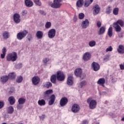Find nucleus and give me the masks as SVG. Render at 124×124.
<instances>
[{
  "label": "nucleus",
  "mask_w": 124,
  "mask_h": 124,
  "mask_svg": "<svg viewBox=\"0 0 124 124\" xmlns=\"http://www.w3.org/2000/svg\"><path fill=\"white\" fill-rule=\"evenodd\" d=\"M124 26V21L123 19H119L113 23V28L117 32H120L122 31V28H123Z\"/></svg>",
  "instance_id": "f257e3e1"
},
{
  "label": "nucleus",
  "mask_w": 124,
  "mask_h": 124,
  "mask_svg": "<svg viewBox=\"0 0 124 124\" xmlns=\"http://www.w3.org/2000/svg\"><path fill=\"white\" fill-rule=\"evenodd\" d=\"M87 103L89 104V108L92 109H95L97 102L95 100L93 99V98H88L87 100Z\"/></svg>",
  "instance_id": "f03ea898"
},
{
  "label": "nucleus",
  "mask_w": 124,
  "mask_h": 124,
  "mask_svg": "<svg viewBox=\"0 0 124 124\" xmlns=\"http://www.w3.org/2000/svg\"><path fill=\"white\" fill-rule=\"evenodd\" d=\"M17 53L16 52H14L8 54L6 59L8 62H16L17 60Z\"/></svg>",
  "instance_id": "7ed1b4c3"
},
{
  "label": "nucleus",
  "mask_w": 124,
  "mask_h": 124,
  "mask_svg": "<svg viewBox=\"0 0 124 124\" xmlns=\"http://www.w3.org/2000/svg\"><path fill=\"white\" fill-rule=\"evenodd\" d=\"M56 76L58 81H59L60 82H63L65 79V75L63 74V72H62V71H57Z\"/></svg>",
  "instance_id": "20e7f679"
},
{
  "label": "nucleus",
  "mask_w": 124,
  "mask_h": 124,
  "mask_svg": "<svg viewBox=\"0 0 124 124\" xmlns=\"http://www.w3.org/2000/svg\"><path fill=\"white\" fill-rule=\"evenodd\" d=\"M28 33H29V32L27 30H24L22 31L19 32L16 35V38L18 40H22V39H23V38H25L27 36Z\"/></svg>",
  "instance_id": "39448f33"
},
{
  "label": "nucleus",
  "mask_w": 124,
  "mask_h": 124,
  "mask_svg": "<svg viewBox=\"0 0 124 124\" xmlns=\"http://www.w3.org/2000/svg\"><path fill=\"white\" fill-rule=\"evenodd\" d=\"M83 70L81 68H77L75 70V75L77 77H80L81 80H83L85 78L86 75H83Z\"/></svg>",
  "instance_id": "423d86ee"
},
{
  "label": "nucleus",
  "mask_w": 124,
  "mask_h": 124,
  "mask_svg": "<svg viewBox=\"0 0 124 124\" xmlns=\"http://www.w3.org/2000/svg\"><path fill=\"white\" fill-rule=\"evenodd\" d=\"M62 0H53V3L50 4L52 8L58 9L62 6Z\"/></svg>",
  "instance_id": "0eeeda50"
},
{
  "label": "nucleus",
  "mask_w": 124,
  "mask_h": 124,
  "mask_svg": "<svg viewBox=\"0 0 124 124\" xmlns=\"http://www.w3.org/2000/svg\"><path fill=\"white\" fill-rule=\"evenodd\" d=\"M67 103H68V99H67L66 97H62L60 101V105L61 107L65 106Z\"/></svg>",
  "instance_id": "6e6552de"
},
{
  "label": "nucleus",
  "mask_w": 124,
  "mask_h": 124,
  "mask_svg": "<svg viewBox=\"0 0 124 124\" xmlns=\"http://www.w3.org/2000/svg\"><path fill=\"white\" fill-rule=\"evenodd\" d=\"M48 36L49 38H54L56 36V30L50 29L48 32Z\"/></svg>",
  "instance_id": "1a4fd4ad"
},
{
  "label": "nucleus",
  "mask_w": 124,
  "mask_h": 124,
  "mask_svg": "<svg viewBox=\"0 0 124 124\" xmlns=\"http://www.w3.org/2000/svg\"><path fill=\"white\" fill-rule=\"evenodd\" d=\"M73 113H78L80 111V106L78 104H74L71 108Z\"/></svg>",
  "instance_id": "9d476101"
},
{
  "label": "nucleus",
  "mask_w": 124,
  "mask_h": 124,
  "mask_svg": "<svg viewBox=\"0 0 124 124\" xmlns=\"http://www.w3.org/2000/svg\"><path fill=\"white\" fill-rule=\"evenodd\" d=\"M100 11V7L98 4H96L93 7V14L94 15H97Z\"/></svg>",
  "instance_id": "9b49d317"
},
{
  "label": "nucleus",
  "mask_w": 124,
  "mask_h": 124,
  "mask_svg": "<svg viewBox=\"0 0 124 124\" xmlns=\"http://www.w3.org/2000/svg\"><path fill=\"white\" fill-rule=\"evenodd\" d=\"M92 66L94 71H98L100 69V65L97 62H93L92 64Z\"/></svg>",
  "instance_id": "f8f14e48"
},
{
  "label": "nucleus",
  "mask_w": 124,
  "mask_h": 124,
  "mask_svg": "<svg viewBox=\"0 0 124 124\" xmlns=\"http://www.w3.org/2000/svg\"><path fill=\"white\" fill-rule=\"evenodd\" d=\"M20 17L19 14H15L14 15V21L16 24H19L21 22Z\"/></svg>",
  "instance_id": "ddd939ff"
},
{
  "label": "nucleus",
  "mask_w": 124,
  "mask_h": 124,
  "mask_svg": "<svg viewBox=\"0 0 124 124\" xmlns=\"http://www.w3.org/2000/svg\"><path fill=\"white\" fill-rule=\"evenodd\" d=\"M40 82V78L37 76L33 77L32 78V83L33 85H38Z\"/></svg>",
  "instance_id": "4468645a"
},
{
  "label": "nucleus",
  "mask_w": 124,
  "mask_h": 124,
  "mask_svg": "<svg viewBox=\"0 0 124 124\" xmlns=\"http://www.w3.org/2000/svg\"><path fill=\"white\" fill-rule=\"evenodd\" d=\"M90 25V22L88 19H86L85 20L82 21L81 24V27L82 29H87L89 25Z\"/></svg>",
  "instance_id": "2eb2a0df"
},
{
  "label": "nucleus",
  "mask_w": 124,
  "mask_h": 124,
  "mask_svg": "<svg viewBox=\"0 0 124 124\" xmlns=\"http://www.w3.org/2000/svg\"><path fill=\"white\" fill-rule=\"evenodd\" d=\"M49 101H48V105H53L55 103V100H56V96L55 94L51 95L49 97Z\"/></svg>",
  "instance_id": "dca6fc26"
},
{
  "label": "nucleus",
  "mask_w": 124,
  "mask_h": 124,
  "mask_svg": "<svg viewBox=\"0 0 124 124\" xmlns=\"http://www.w3.org/2000/svg\"><path fill=\"white\" fill-rule=\"evenodd\" d=\"M91 56L92 55H91V53H90L89 52H86L83 56V61H84L85 62H88V61H89L90 59H91Z\"/></svg>",
  "instance_id": "f3484780"
},
{
  "label": "nucleus",
  "mask_w": 124,
  "mask_h": 124,
  "mask_svg": "<svg viewBox=\"0 0 124 124\" xmlns=\"http://www.w3.org/2000/svg\"><path fill=\"white\" fill-rule=\"evenodd\" d=\"M51 93H53V90L49 89L46 91V92L44 93V98H47V97H49V95H50Z\"/></svg>",
  "instance_id": "a211bd4d"
},
{
  "label": "nucleus",
  "mask_w": 124,
  "mask_h": 124,
  "mask_svg": "<svg viewBox=\"0 0 124 124\" xmlns=\"http://www.w3.org/2000/svg\"><path fill=\"white\" fill-rule=\"evenodd\" d=\"M98 85H100V86H102V87H105V78H101L98 79L97 82Z\"/></svg>",
  "instance_id": "6ab92c4d"
},
{
  "label": "nucleus",
  "mask_w": 124,
  "mask_h": 124,
  "mask_svg": "<svg viewBox=\"0 0 124 124\" xmlns=\"http://www.w3.org/2000/svg\"><path fill=\"white\" fill-rule=\"evenodd\" d=\"M67 84L69 86H72V85H73V77H72V76H69L68 77Z\"/></svg>",
  "instance_id": "aec40b11"
},
{
  "label": "nucleus",
  "mask_w": 124,
  "mask_h": 124,
  "mask_svg": "<svg viewBox=\"0 0 124 124\" xmlns=\"http://www.w3.org/2000/svg\"><path fill=\"white\" fill-rule=\"evenodd\" d=\"M117 52L119 54H124V46L120 45L119 46L118 48H117Z\"/></svg>",
  "instance_id": "412c9836"
},
{
  "label": "nucleus",
  "mask_w": 124,
  "mask_h": 124,
  "mask_svg": "<svg viewBox=\"0 0 124 124\" xmlns=\"http://www.w3.org/2000/svg\"><path fill=\"white\" fill-rule=\"evenodd\" d=\"M93 2V0H85L84 7H88Z\"/></svg>",
  "instance_id": "4be33fe9"
},
{
  "label": "nucleus",
  "mask_w": 124,
  "mask_h": 124,
  "mask_svg": "<svg viewBox=\"0 0 124 124\" xmlns=\"http://www.w3.org/2000/svg\"><path fill=\"white\" fill-rule=\"evenodd\" d=\"M25 3L27 7H31L33 5V2L31 0H25Z\"/></svg>",
  "instance_id": "5701e85b"
},
{
  "label": "nucleus",
  "mask_w": 124,
  "mask_h": 124,
  "mask_svg": "<svg viewBox=\"0 0 124 124\" xmlns=\"http://www.w3.org/2000/svg\"><path fill=\"white\" fill-rule=\"evenodd\" d=\"M36 36L38 39H41L43 37V32L42 31H37L36 33Z\"/></svg>",
  "instance_id": "b1692460"
},
{
  "label": "nucleus",
  "mask_w": 124,
  "mask_h": 124,
  "mask_svg": "<svg viewBox=\"0 0 124 124\" xmlns=\"http://www.w3.org/2000/svg\"><path fill=\"white\" fill-rule=\"evenodd\" d=\"M57 75H52L50 77V81L53 84H56L57 82Z\"/></svg>",
  "instance_id": "393cba45"
},
{
  "label": "nucleus",
  "mask_w": 124,
  "mask_h": 124,
  "mask_svg": "<svg viewBox=\"0 0 124 124\" xmlns=\"http://www.w3.org/2000/svg\"><path fill=\"white\" fill-rule=\"evenodd\" d=\"M2 36L4 39H8V38H9L10 35H9V32L8 31H5L2 33Z\"/></svg>",
  "instance_id": "a878e982"
},
{
  "label": "nucleus",
  "mask_w": 124,
  "mask_h": 124,
  "mask_svg": "<svg viewBox=\"0 0 124 124\" xmlns=\"http://www.w3.org/2000/svg\"><path fill=\"white\" fill-rule=\"evenodd\" d=\"M9 79V77L6 76H4L0 78L1 82H2V83H6Z\"/></svg>",
  "instance_id": "bb28decb"
},
{
  "label": "nucleus",
  "mask_w": 124,
  "mask_h": 124,
  "mask_svg": "<svg viewBox=\"0 0 124 124\" xmlns=\"http://www.w3.org/2000/svg\"><path fill=\"white\" fill-rule=\"evenodd\" d=\"M83 4H84V0H78L76 3L77 7H82Z\"/></svg>",
  "instance_id": "cd10ccee"
},
{
  "label": "nucleus",
  "mask_w": 124,
  "mask_h": 124,
  "mask_svg": "<svg viewBox=\"0 0 124 124\" xmlns=\"http://www.w3.org/2000/svg\"><path fill=\"white\" fill-rule=\"evenodd\" d=\"M105 31H106V28H105V27H101L100 28L99 32H98V34L99 35H101V34H104V33H105Z\"/></svg>",
  "instance_id": "c85d7f7f"
},
{
  "label": "nucleus",
  "mask_w": 124,
  "mask_h": 124,
  "mask_svg": "<svg viewBox=\"0 0 124 124\" xmlns=\"http://www.w3.org/2000/svg\"><path fill=\"white\" fill-rule=\"evenodd\" d=\"M108 34L109 37H112V35H113V28L112 27H110L108 31Z\"/></svg>",
  "instance_id": "c756f323"
},
{
  "label": "nucleus",
  "mask_w": 124,
  "mask_h": 124,
  "mask_svg": "<svg viewBox=\"0 0 124 124\" xmlns=\"http://www.w3.org/2000/svg\"><path fill=\"white\" fill-rule=\"evenodd\" d=\"M8 100L11 105H13L14 104H15V98H14V97L13 96L9 97Z\"/></svg>",
  "instance_id": "7c9ffc66"
},
{
  "label": "nucleus",
  "mask_w": 124,
  "mask_h": 124,
  "mask_svg": "<svg viewBox=\"0 0 124 124\" xmlns=\"http://www.w3.org/2000/svg\"><path fill=\"white\" fill-rule=\"evenodd\" d=\"M8 77H9V79H15L16 78V74H15V73H10L9 74Z\"/></svg>",
  "instance_id": "2f4dec72"
},
{
  "label": "nucleus",
  "mask_w": 124,
  "mask_h": 124,
  "mask_svg": "<svg viewBox=\"0 0 124 124\" xmlns=\"http://www.w3.org/2000/svg\"><path fill=\"white\" fill-rule=\"evenodd\" d=\"M38 104L40 106H44L46 104V102H45L44 99H41L38 101Z\"/></svg>",
  "instance_id": "473e14b6"
},
{
  "label": "nucleus",
  "mask_w": 124,
  "mask_h": 124,
  "mask_svg": "<svg viewBox=\"0 0 124 124\" xmlns=\"http://www.w3.org/2000/svg\"><path fill=\"white\" fill-rule=\"evenodd\" d=\"M18 102L19 104H25L26 103V99L23 97L20 98L18 100Z\"/></svg>",
  "instance_id": "72a5a7b5"
},
{
  "label": "nucleus",
  "mask_w": 124,
  "mask_h": 124,
  "mask_svg": "<svg viewBox=\"0 0 124 124\" xmlns=\"http://www.w3.org/2000/svg\"><path fill=\"white\" fill-rule=\"evenodd\" d=\"M50 87H52V83L50 82H47L46 84L44 85V88H46L47 89H49Z\"/></svg>",
  "instance_id": "f704fd0d"
},
{
  "label": "nucleus",
  "mask_w": 124,
  "mask_h": 124,
  "mask_svg": "<svg viewBox=\"0 0 124 124\" xmlns=\"http://www.w3.org/2000/svg\"><path fill=\"white\" fill-rule=\"evenodd\" d=\"M14 112V108L12 106H10L8 108V114H12Z\"/></svg>",
  "instance_id": "c9c22d12"
},
{
  "label": "nucleus",
  "mask_w": 124,
  "mask_h": 124,
  "mask_svg": "<svg viewBox=\"0 0 124 124\" xmlns=\"http://www.w3.org/2000/svg\"><path fill=\"white\" fill-rule=\"evenodd\" d=\"M22 81H23V77L21 76L17 77L16 80V83H21Z\"/></svg>",
  "instance_id": "e433bc0d"
},
{
  "label": "nucleus",
  "mask_w": 124,
  "mask_h": 124,
  "mask_svg": "<svg viewBox=\"0 0 124 124\" xmlns=\"http://www.w3.org/2000/svg\"><path fill=\"white\" fill-rule=\"evenodd\" d=\"M95 44H96V43L94 41H91L89 43L90 47H93L95 46Z\"/></svg>",
  "instance_id": "4c0bfd02"
},
{
  "label": "nucleus",
  "mask_w": 124,
  "mask_h": 124,
  "mask_svg": "<svg viewBox=\"0 0 124 124\" xmlns=\"http://www.w3.org/2000/svg\"><path fill=\"white\" fill-rule=\"evenodd\" d=\"M52 26V23L50 22H47L45 25L46 29H50Z\"/></svg>",
  "instance_id": "58836bf2"
},
{
  "label": "nucleus",
  "mask_w": 124,
  "mask_h": 124,
  "mask_svg": "<svg viewBox=\"0 0 124 124\" xmlns=\"http://www.w3.org/2000/svg\"><path fill=\"white\" fill-rule=\"evenodd\" d=\"M33 1L36 5H38V6H41L42 4L40 0H33Z\"/></svg>",
  "instance_id": "ea45409f"
},
{
  "label": "nucleus",
  "mask_w": 124,
  "mask_h": 124,
  "mask_svg": "<svg viewBox=\"0 0 124 124\" xmlns=\"http://www.w3.org/2000/svg\"><path fill=\"white\" fill-rule=\"evenodd\" d=\"M113 13L114 15H118L119 14V8H115L113 9Z\"/></svg>",
  "instance_id": "a19ab883"
},
{
  "label": "nucleus",
  "mask_w": 124,
  "mask_h": 124,
  "mask_svg": "<svg viewBox=\"0 0 124 124\" xmlns=\"http://www.w3.org/2000/svg\"><path fill=\"white\" fill-rule=\"evenodd\" d=\"M111 7L110 6L108 7V8L106 9V13L107 14H110V13H111V11L112 10V9H111Z\"/></svg>",
  "instance_id": "79ce46f5"
},
{
  "label": "nucleus",
  "mask_w": 124,
  "mask_h": 124,
  "mask_svg": "<svg viewBox=\"0 0 124 124\" xmlns=\"http://www.w3.org/2000/svg\"><path fill=\"white\" fill-rule=\"evenodd\" d=\"M85 17V15L83 13H80L78 15V18L79 19H80V20H82L83 19H84V18Z\"/></svg>",
  "instance_id": "37998d69"
},
{
  "label": "nucleus",
  "mask_w": 124,
  "mask_h": 124,
  "mask_svg": "<svg viewBox=\"0 0 124 124\" xmlns=\"http://www.w3.org/2000/svg\"><path fill=\"white\" fill-rule=\"evenodd\" d=\"M87 85V82L85 81H83L80 83V88H83V87H85Z\"/></svg>",
  "instance_id": "c03bdc74"
},
{
  "label": "nucleus",
  "mask_w": 124,
  "mask_h": 124,
  "mask_svg": "<svg viewBox=\"0 0 124 124\" xmlns=\"http://www.w3.org/2000/svg\"><path fill=\"white\" fill-rule=\"evenodd\" d=\"M27 38L28 40V41H31V40H32V35L31 34H29L27 35Z\"/></svg>",
  "instance_id": "a18cd8bd"
},
{
  "label": "nucleus",
  "mask_w": 124,
  "mask_h": 124,
  "mask_svg": "<svg viewBox=\"0 0 124 124\" xmlns=\"http://www.w3.org/2000/svg\"><path fill=\"white\" fill-rule=\"evenodd\" d=\"M106 52H112L113 51V47L111 46H109L106 50Z\"/></svg>",
  "instance_id": "49530a36"
},
{
  "label": "nucleus",
  "mask_w": 124,
  "mask_h": 124,
  "mask_svg": "<svg viewBox=\"0 0 124 124\" xmlns=\"http://www.w3.org/2000/svg\"><path fill=\"white\" fill-rule=\"evenodd\" d=\"M17 109H18V110H21V109H22V108H23V105L21 104H19L17 105V107H16Z\"/></svg>",
  "instance_id": "de8ad7c7"
},
{
  "label": "nucleus",
  "mask_w": 124,
  "mask_h": 124,
  "mask_svg": "<svg viewBox=\"0 0 124 124\" xmlns=\"http://www.w3.org/2000/svg\"><path fill=\"white\" fill-rule=\"evenodd\" d=\"M6 52H7V49H6V47H4L2 49V54H6Z\"/></svg>",
  "instance_id": "09e8293b"
},
{
  "label": "nucleus",
  "mask_w": 124,
  "mask_h": 124,
  "mask_svg": "<svg viewBox=\"0 0 124 124\" xmlns=\"http://www.w3.org/2000/svg\"><path fill=\"white\" fill-rule=\"evenodd\" d=\"M49 61H50V59H49L48 58H45L43 59V62H44V63H47Z\"/></svg>",
  "instance_id": "8fccbe9b"
},
{
  "label": "nucleus",
  "mask_w": 124,
  "mask_h": 124,
  "mask_svg": "<svg viewBox=\"0 0 124 124\" xmlns=\"http://www.w3.org/2000/svg\"><path fill=\"white\" fill-rule=\"evenodd\" d=\"M28 14V11L26 10L22 11V16H26V15Z\"/></svg>",
  "instance_id": "3c124183"
},
{
  "label": "nucleus",
  "mask_w": 124,
  "mask_h": 124,
  "mask_svg": "<svg viewBox=\"0 0 124 124\" xmlns=\"http://www.w3.org/2000/svg\"><path fill=\"white\" fill-rule=\"evenodd\" d=\"M120 69H121V70H124V62L123 64H120L119 65Z\"/></svg>",
  "instance_id": "603ef678"
},
{
  "label": "nucleus",
  "mask_w": 124,
  "mask_h": 124,
  "mask_svg": "<svg viewBox=\"0 0 124 124\" xmlns=\"http://www.w3.org/2000/svg\"><path fill=\"white\" fill-rule=\"evenodd\" d=\"M97 27H98V28H100V27H101V22L99 21L97 22Z\"/></svg>",
  "instance_id": "864d4df0"
},
{
  "label": "nucleus",
  "mask_w": 124,
  "mask_h": 124,
  "mask_svg": "<svg viewBox=\"0 0 124 124\" xmlns=\"http://www.w3.org/2000/svg\"><path fill=\"white\" fill-rule=\"evenodd\" d=\"M4 105V104H3V102L0 101V109H1V108L3 107Z\"/></svg>",
  "instance_id": "5fc2aeb1"
},
{
  "label": "nucleus",
  "mask_w": 124,
  "mask_h": 124,
  "mask_svg": "<svg viewBox=\"0 0 124 124\" xmlns=\"http://www.w3.org/2000/svg\"><path fill=\"white\" fill-rule=\"evenodd\" d=\"M39 12L40 13V14H42V15H46V14H45V12H44V11H39Z\"/></svg>",
  "instance_id": "6e6d98bb"
},
{
  "label": "nucleus",
  "mask_w": 124,
  "mask_h": 124,
  "mask_svg": "<svg viewBox=\"0 0 124 124\" xmlns=\"http://www.w3.org/2000/svg\"><path fill=\"white\" fill-rule=\"evenodd\" d=\"M5 55H6V54H5L4 53L1 54V58L4 59V58H5Z\"/></svg>",
  "instance_id": "4d7b16f0"
},
{
  "label": "nucleus",
  "mask_w": 124,
  "mask_h": 124,
  "mask_svg": "<svg viewBox=\"0 0 124 124\" xmlns=\"http://www.w3.org/2000/svg\"><path fill=\"white\" fill-rule=\"evenodd\" d=\"M40 118L41 119V120H44L45 119V115H42L41 116H40Z\"/></svg>",
  "instance_id": "13d9d810"
},
{
  "label": "nucleus",
  "mask_w": 124,
  "mask_h": 124,
  "mask_svg": "<svg viewBox=\"0 0 124 124\" xmlns=\"http://www.w3.org/2000/svg\"><path fill=\"white\" fill-rule=\"evenodd\" d=\"M12 90H14V88H12ZM14 91H11L10 90L9 92V93H13Z\"/></svg>",
  "instance_id": "bf43d9fd"
},
{
  "label": "nucleus",
  "mask_w": 124,
  "mask_h": 124,
  "mask_svg": "<svg viewBox=\"0 0 124 124\" xmlns=\"http://www.w3.org/2000/svg\"><path fill=\"white\" fill-rule=\"evenodd\" d=\"M107 58H104V61H105V60H107Z\"/></svg>",
  "instance_id": "052dcab7"
},
{
  "label": "nucleus",
  "mask_w": 124,
  "mask_h": 124,
  "mask_svg": "<svg viewBox=\"0 0 124 124\" xmlns=\"http://www.w3.org/2000/svg\"><path fill=\"white\" fill-rule=\"evenodd\" d=\"M19 65H20V66H22V63H20Z\"/></svg>",
  "instance_id": "680f3d73"
},
{
  "label": "nucleus",
  "mask_w": 124,
  "mask_h": 124,
  "mask_svg": "<svg viewBox=\"0 0 124 124\" xmlns=\"http://www.w3.org/2000/svg\"><path fill=\"white\" fill-rule=\"evenodd\" d=\"M7 124L5 123H3V124Z\"/></svg>",
  "instance_id": "e2e57ef3"
}]
</instances>
